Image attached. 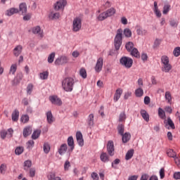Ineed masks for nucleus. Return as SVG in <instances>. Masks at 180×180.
<instances>
[{
    "instance_id": "nucleus-49",
    "label": "nucleus",
    "mask_w": 180,
    "mask_h": 180,
    "mask_svg": "<svg viewBox=\"0 0 180 180\" xmlns=\"http://www.w3.org/2000/svg\"><path fill=\"white\" fill-rule=\"evenodd\" d=\"M124 35L125 37H131V30L129 28H126L124 30Z\"/></svg>"
},
{
    "instance_id": "nucleus-21",
    "label": "nucleus",
    "mask_w": 180,
    "mask_h": 180,
    "mask_svg": "<svg viewBox=\"0 0 180 180\" xmlns=\"http://www.w3.org/2000/svg\"><path fill=\"white\" fill-rule=\"evenodd\" d=\"M153 11L155 12V14L156 15L157 18H161V11L158 10V4L157 1H154V8Z\"/></svg>"
},
{
    "instance_id": "nucleus-46",
    "label": "nucleus",
    "mask_w": 180,
    "mask_h": 180,
    "mask_svg": "<svg viewBox=\"0 0 180 180\" xmlns=\"http://www.w3.org/2000/svg\"><path fill=\"white\" fill-rule=\"evenodd\" d=\"M137 34L139 36H143L144 34H147V30H143V28L139 27V29L136 30Z\"/></svg>"
},
{
    "instance_id": "nucleus-43",
    "label": "nucleus",
    "mask_w": 180,
    "mask_h": 180,
    "mask_svg": "<svg viewBox=\"0 0 180 180\" xmlns=\"http://www.w3.org/2000/svg\"><path fill=\"white\" fill-rule=\"evenodd\" d=\"M120 164V159H115L111 164L112 168H114L115 169H116V168H117V165H119Z\"/></svg>"
},
{
    "instance_id": "nucleus-26",
    "label": "nucleus",
    "mask_w": 180,
    "mask_h": 180,
    "mask_svg": "<svg viewBox=\"0 0 180 180\" xmlns=\"http://www.w3.org/2000/svg\"><path fill=\"white\" fill-rule=\"evenodd\" d=\"M19 12V10L18 8H11L9 10H7L6 15L7 16H12V15H15V13H18Z\"/></svg>"
},
{
    "instance_id": "nucleus-5",
    "label": "nucleus",
    "mask_w": 180,
    "mask_h": 180,
    "mask_svg": "<svg viewBox=\"0 0 180 180\" xmlns=\"http://www.w3.org/2000/svg\"><path fill=\"white\" fill-rule=\"evenodd\" d=\"M120 63L125 68H131L133 65V59L127 56H124L120 59Z\"/></svg>"
},
{
    "instance_id": "nucleus-45",
    "label": "nucleus",
    "mask_w": 180,
    "mask_h": 180,
    "mask_svg": "<svg viewBox=\"0 0 180 180\" xmlns=\"http://www.w3.org/2000/svg\"><path fill=\"white\" fill-rule=\"evenodd\" d=\"M30 167H32V161L30 160H26L24 162V169L25 171H27V169H29V168H30Z\"/></svg>"
},
{
    "instance_id": "nucleus-2",
    "label": "nucleus",
    "mask_w": 180,
    "mask_h": 180,
    "mask_svg": "<svg viewBox=\"0 0 180 180\" xmlns=\"http://www.w3.org/2000/svg\"><path fill=\"white\" fill-rule=\"evenodd\" d=\"M123 41V30L120 28L117 31V34L115 35L114 39V44L115 50H120V46H122V41Z\"/></svg>"
},
{
    "instance_id": "nucleus-22",
    "label": "nucleus",
    "mask_w": 180,
    "mask_h": 180,
    "mask_svg": "<svg viewBox=\"0 0 180 180\" xmlns=\"http://www.w3.org/2000/svg\"><path fill=\"white\" fill-rule=\"evenodd\" d=\"M32 33L34 34H39L40 37H43V34L41 33V29L39 26H37L32 28Z\"/></svg>"
},
{
    "instance_id": "nucleus-19",
    "label": "nucleus",
    "mask_w": 180,
    "mask_h": 180,
    "mask_svg": "<svg viewBox=\"0 0 180 180\" xmlns=\"http://www.w3.org/2000/svg\"><path fill=\"white\" fill-rule=\"evenodd\" d=\"M22 47L20 45L17 46L13 50V54L15 57H19V55L22 53Z\"/></svg>"
},
{
    "instance_id": "nucleus-39",
    "label": "nucleus",
    "mask_w": 180,
    "mask_h": 180,
    "mask_svg": "<svg viewBox=\"0 0 180 180\" xmlns=\"http://www.w3.org/2000/svg\"><path fill=\"white\" fill-rule=\"evenodd\" d=\"M89 126H94V114H90L87 118Z\"/></svg>"
},
{
    "instance_id": "nucleus-11",
    "label": "nucleus",
    "mask_w": 180,
    "mask_h": 180,
    "mask_svg": "<svg viewBox=\"0 0 180 180\" xmlns=\"http://www.w3.org/2000/svg\"><path fill=\"white\" fill-rule=\"evenodd\" d=\"M77 141L80 147L84 146V138L82 136V133L81 131H77L76 133Z\"/></svg>"
},
{
    "instance_id": "nucleus-16",
    "label": "nucleus",
    "mask_w": 180,
    "mask_h": 180,
    "mask_svg": "<svg viewBox=\"0 0 180 180\" xmlns=\"http://www.w3.org/2000/svg\"><path fill=\"white\" fill-rule=\"evenodd\" d=\"M46 119L47 122L49 124H51L56 119H54V117L53 116V113H51V111H48L46 112Z\"/></svg>"
},
{
    "instance_id": "nucleus-3",
    "label": "nucleus",
    "mask_w": 180,
    "mask_h": 180,
    "mask_svg": "<svg viewBox=\"0 0 180 180\" xmlns=\"http://www.w3.org/2000/svg\"><path fill=\"white\" fill-rule=\"evenodd\" d=\"M161 62L162 64H163V66L162 68V71L163 72H169L171 70H172V65L169 64V58L167 56H163L161 57Z\"/></svg>"
},
{
    "instance_id": "nucleus-15",
    "label": "nucleus",
    "mask_w": 180,
    "mask_h": 180,
    "mask_svg": "<svg viewBox=\"0 0 180 180\" xmlns=\"http://www.w3.org/2000/svg\"><path fill=\"white\" fill-rule=\"evenodd\" d=\"M60 155H63L67 153V143H63L58 150Z\"/></svg>"
},
{
    "instance_id": "nucleus-10",
    "label": "nucleus",
    "mask_w": 180,
    "mask_h": 180,
    "mask_svg": "<svg viewBox=\"0 0 180 180\" xmlns=\"http://www.w3.org/2000/svg\"><path fill=\"white\" fill-rule=\"evenodd\" d=\"M67 5V1L60 0L54 5V9L56 11H60V9H64V7Z\"/></svg>"
},
{
    "instance_id": "nucleus-13",
    "label": "nucleus",
    "mask_w": 180,
    "mask_h": 180,
    "mask_svg": "<svg viewBox=\"0 0 180 180\" xmlns=\"http://www.w3.org/2000/svg\"><path fill=\"white\" fill-rule=\"evenodd\" d=\"M121 136H122V143H128V141H130V139H131V135L129 132L122 134Z\"/></svg>"
},
{
    "instance_id": "nucleus-55",
    "label": "nucleus",
    "mask_w": 180,
    "mask_h": 180,
    "mask_svg": "<svg viewBox=\"0 0 180 180\" xmlns=\"http://www.w3.org/2000/svg\"><path fill=\"white\" fill-rule=\"evenodd\" d=\"M126 120V113L124 112H121L119 117V122H124Z\"/></svg>"
},
{
    "instance_id": "nucleus-34",
    "label": "nucleus",
    "mask_w": 180,
    "mask_h": 180,
    "mask_svg": "<svg viewBox=\"0 0 180 180\" xmlns=\"http://www.w3.org/2000/svg\"><path fill=\"white\" fill-rule=\"evenodd\" d=\"M165 98L166 101H167L168 103H171V102H172V96L171 95V92L166 91Z\"/></svg>"
},
{
    "instance_id": "nucleus-40",
    "label": "nucleus",
    "mask_w": 180,
    "mask_h": 180,
    "mask_svg": "<svg viewBox=\"0 0 180 180\" xmlns=\"http://www.w3.org/2000/svg\"><path fill=\"white\" fill-rule=\"evenodd\" d=\"M25 150L24 148L22 146H18L15 148V153L16 155H20Z\"/></svg>"
},
{
    "instance_id": "nucleus-63",
    "label": "nucleus",
    "mask_w": 180,
    "mask_h": 180,
    "mask_svg": "<svg viewBox=\"0 0 180 180\" xmlns=\"http://www.w3.org/2000/svg\"><path fill=\"white\" fill-rule=\"evenodd\" d=\"M150 102H151V100L150 99V97L146 96L144 98V103H145V105H150Z\"/></svg>"
},
{
    "instance_id": "nucleus-56",
    "label": "nucleus",
    "mask_w": 180,
    "mask_h": 180,
    "mask_svg": "<svg viewBox=\"0 0 180 180\" xmlns=\"http://www.w3.org/2000/svg\"><path fill=\"white\" fill-rule=\"evenodd\" d=\"M21 121L22 123H27L29 122V115H25L21 117Z\"/></svg>"
},
{
    "instance_id": "nucleus-51",
    "label": "nucleus",
    "mask_w": 180,
    "mask_h": 180,
    "mask_svg": "<svg viewBox=\"0 0 180 180\" xmlns=\"http://www.w3.org/2000/svg\"><path fill=\"white\" fill-rule=\"evenodd\" d=\"M173 54H174V57H179V56H180V47L179 46H177L174 49Z\"/></svg>"
},
{
    "instance_id": "nucleus-60",
    "label": "nucleus",
    "mask_w": 180,
    "mask_h": 180,
    "mask_svg": "<svg viewBox=\"0 0 180 180\" xmlns=\"http://www.w3.org/2000/svg\"><path fill=\"white\" fill-rule=\"evenodd\" d=\"M70 167H71V164L70 163V161L67 160L64 165L65 171H68V168Z\"/></svg>"
},
{
    "instance_id": "nucleus-48",
    "label": "nucleus",
    "mask_w": 180,
    "mask_h": 180,
    "mask_svg": "<svg viewBox=\"0 0 180 180\" xmlns=\"http://www.w3.org/2000/svg\"><path fill=\"white\" fill-rule=\"evenodd\" d=\"M79 75L82 78H86V70H85L84 68H81L79 70Z\"/></svg>"
},
{
    "instance_id": "nucleus-25",
    "label": "nucleus",
    "mask_w": 180,
    "mask_h": 180,
    "mask_svg": "<svg viewBox=\"0 0 180 180\" xmlns=\"http://www.w3.org/2000/svg\"><path fill=\"white\" fill-rule=\"evenodd\" d=\"M100 158L103 162H109V155H108V153H102L100 156Z\"/></svg>"
},
{
    "instance_id": "nucleus-42",
    "label": "nucleus",
    "mask_w": 180,
    "mask_h": 180,
    "mask_svg": "<svg viewBox=\"0 0 180 180\" xmlns=\"http://www.w3.org/2000/svg\"><path fill=\"white\" fill-rule=\"evenodd\" d=\"M51 146L50 144L45 143L44 144V152L45 153V154H49V153H50V150H51Z\"/></svg>"
},
{
    "instance_id": "nucleus-31",
    "label": "nucleus",
    "mask_w": 180,
    "mask_h": 180,
    "mask_svg": "<svg viewBox=\"0 0 180 180\" xmlns=\"http://www.w3.org/2000/svg\"><path fill=\"white\" fill-rule=\"evenodd\" d=\"M144 94V91L141 87H139L135 91V95L137 98H141V96Z\"/></svg>"
},
{
    "instance_id": "nucleus-44",
    "label": "nucleus",
    "mask_w": 180,
    "mask_h": 180,
    "mask_svg": "<svg viewBox=\"0 0 180 180\" xmlns=\"http://www.w3.org/2000/svg\"><path fill=\"white\" fill-rule=\"evenodd\" d=\"M56 58V53H51L48 57V63L51 64L54 61V58Z\"/></svg>"
},
{
    "instance_id": "nucleus-35",
    "label": "nucleus",
    "mask_w": 180,
    "mask_h": 180,
    "mask_svg": "<svg viewBox=\"0 0 180 180\" xmlns=\"http://www.w3.org/2000/svg\"><path fill=\"white\" fill-rule=\"evenodd\" d=\"M108 14L106 13V11L103 12L102 13H101L98 17V20H105V19H108Z\"/></svg>"
},
{
    "instance_id": "nucleus-23",
    "label": "nucleus",
    "mask_w": 180,
    "mask_h": 180,
    "mask_svg": "<svg viewBox=\"0 0 180 180\" xmlns=\"http://www.w3.org/2000/svg\"><path fill=\"white\" fill-rule=\"evenodd\" d=\"M141 115L143 119H144L146 120V122L150 121V115L147 113V111H146V110H141Z\"/></svg>"
},
{
    "instance_id": "nucleus-41",
    "label": "nucleus",
    "mask_w": 180,
    "mask_h": 180,
    "mask_svg": "<svg viewBox=\"0 0 180 180\" xmlns=\"http://www.w3.org/2000/svg\"><path fill=\"white\" fill-rule=\"evenodd\" d=\"M17 70H18V65L13 64L11 66L9 74H12L13 75H14V74L16 72Z\"/></svg>"
},
{
    "instance_id": "nucleus-58",
    "label": "nucleus",
    "mask_w": 180,
    "mask_h": 180,
    "mask_svg": "<svg viewBox=\"0 0 180 180\" xmlns=\"http://www.w3.org/2000/svg\"><path fill=\"white\" fill-rule=\"evenodd\" d=\"M91 176L93 180H99V176L98 175V173H96V172H92L91 174Z\"/></svg>"
},
{
    "instance_id": "nucleus-38",
    "label": "nucleus",
    "mask_w": 180,
    "mask_h": 180,
    "mask_svg": "<svg viewBox=\"0 0 180 180\" xmlns=\"http://www.w3.org/2000/svg\"><path fill=\"white\" fill-rule=\"evenodd\" d=\"M117 130L120 136L124 134V125H123L122 124H119L117 127Z\"/></svg>"
},
{
    "instance_id": "nucleus-24",
    "label": "nucleus",
    "mask_w": 180,
    "mask_h": 180,
    "mask_svg": "<svg viewBox=\"0 0 180 180\" xmlns=\"http://www.w3.org/2000/svg\"><path fill=\"white\" fill-rule=\"evenodd\" d=\"M13 122H18L19 120V110H15L12 113Z\"/></svg>"
},
{
    "instance_id": "nucleus-50",
    "label": "nucleus",
    "mask_w": 180,
    "mask_h": 180,
    "mask_svg": "<svg viewBox=\"0 0 180 180\" xmlns=\"http://www.w3.org/2000/svg\"><path fill=\"white\" fill-rule=\"evenodd\" d=\"M171 6L169 4H166L163 7V15H167L169 12Z\"/></svg>"
},
{
    "instance_id": "nucleus-4",
    "label": "nucleus",
    "mask_w": 180,
    "mask_h": 180,
    "mask_svg": "<svg viewBox=\"0 0 180 180\" xmlns=\"http://www.w3.org/2000/svg\"><path fill=\"white\" fill-rule=\"evenodd\" d=\"M82 27V18L81 16L76 17L72 22V32H79Z\"/></svg>"
},
{
    "instance_id": "nucleus-30",
    "label": "nucleus",
    "mask_w": 180,
    "mask_h": 180,
    "mask_svg": "<svg viewBox=\"0 0 180 180\" xmlns=\"http://www.w3.org/2000/svg\"><path fill=\"white\" fill-rule=\"evenodd\" d=\"M40 134H41V131H40V130L34 131L32 135V139L37 140V139H39V137H40Z\"/></svg>"
},
{
    "instance_id": "nucleus-12",
    "label": "nucleus",
    "mask_w": 180,
    "mask_h": 180,
    "mask_svg": "<svg viewBox=\"0 0 180 180\" xmlns=\"http://www.w3.org/2000/svg\"><path fill=\"white\" fill-rule=\"evenodd\" d=\"M122 94H123V89H117L115 91V94L114 95V101L117 102V101H119V99H120V96H122Z\"/></svg>"
},
{
    "instance_id": "nucleus-8",
    "label": "nucleus",
    "mask_w": 180,
    "mask_h": 180,
    "mask_svg": "<svg viewBox=\"0 0 180 180\" xmlns=\"http://www.w3.org/2000/svg\"><path fill=\"white\" fill-rule=\"evenodd\" d=\"M49 101L53 105H56L57 106H61L63 105L61 98H58L57 96H49Z\"/></svg>"
},
{
    "instance_id": "nucleus-6",
    "label": "nucleus",
    "mask_w": 180,
    "mask_h": 180,
    "mask_svg": "<svg viewBox=\"0 0 180 180\" xmlns=\"http://www.w3.org/2000/svg\"><path fill=\"white\" fill-rule=\"evenodd\" d=\"M68 61H70L68 56H61L56 59L55 65H64V64H68Z\"/></svg>"
},
{
    "instance_id": "nucleus-53",
    "label": "nucleus",
    "mask_w": 180,
    "mask_h": 180,
    "mask_svg": "<svg viewBox=\"0 0 180 180\" xmlns=\"http://www.w3.org/2000/svg\"><path fill=\"white\" fill-rule=\"evenodd\" d=\"M49 17L52 19H58L60 18V13H51Z\"/></svg>"
},
{
    "instance_id": "nucleus-17",
    "label": "nucleus",
    "mask_w": 180,
    "mask_h": 180,
    "mask_svg": "<svg viewBox=\"0 0 180 180\" xmlns=\"http://www.w3.org/2000/svg\"><path fill=\"white\" fill-rule=\"evenodd\" d=\"M68 145L70 148V151H73L74 148H75V145L74 144V138L72 136L68 137Z\"/></svg>"
},
{
    "instance_id": "nucleus-59",
    "label": "nucleus",
    "mask_w": 180,
    "mask_h": 180,
    "mask_svg": "<svg viewBox=\"0 0 180 180\" xmlns=\"http://www.w3.org/2000/svg\"><path fill=\"white\" fill-rule=\"evenodd\" d=\"M160 176L161 179H164V178L165 177V169H164V168L160 169Z\"/></svg>"
},
{
    "instance_id": "nucleus-14",
    "label": "nucleus",
    "mask_w": 180,
    "mask_h": 180,
    "mask_svg": "<svg viewBox=\"0 0 180 180\" xmlns=\"http://www.w3.org/2000/svg\"><path fill=\"white\" fill-rule=\"evenodd\" d=\"M158 115L160 119H162V120H167V115H165V111H164L162 108H158Z\"/></svg>"
},
{
    "instance_id": "nucleus-9",
    "label": "nucleus",
    "mask_w": 180,
    "mask_h": 180,
    "mask_svg": "<svg viewBox=\"0 0 180 180\" xmlns=\"http://www.w3.org/2000/svg\"><path fill=\"white\" fill-rule=\"evenodd\" d=\"M103 67V58H99L97 60L95 71L96 72H101L102 71V68Z\"/></svg>"
},
{
    "instance_id": "nucleus-57",
    "label": "nucleus",
    "mask_w": 180,
    "mask_h": 180,
    "mask_svg": "<svg viewBox=\"0 0 180 180\" xmlns=\"http://www.w3.org/2000/svg\"><path fill=\"white\" fill-rule=\"evenodd\" d=\"M27 148H32L34 146V141L30 140L27 143Z\"/></svg>"
},
{
    "instance_id": "nucleus-61",
    "label": "nucleus",
    "mask_w": 180,
    "mask_h": 180,
    "mask_svg": "<svg viewBox=\"0 0 180 180\" xmlns=\"http://www.w3.org/2000/svg\"><path fill=\"white\" fill-rule=\"evenodd\" d=\"M160 44H161V41L160 39H155L154 42L153 48L157 49V47H158Z\"/></svg>"
},
{
    "instance_id": "nucleus-20",
    "label": "nucleus",
    "mask_w": 180,
    "mask_h": 180,
    "mask_svg": "<svg viewBox=\"0 0 180 180\" xmlns=\"http://www.w3.org/2000/svg\"><path fill=\"white\" fill-rule=\"evenodd\" d=\"M23 137L26 138L28 137V136H30L32 134V127H26L23 129Z\"/></svg>"
},
{
    "instance_id": "nucleus-32",
    "label": "nucleus",
    "mask_w": 180,
    "mask_h": 180,
    "mask_svg": "<svg viewBox=\"0 0 180 180\" xmlns=\"http://www.w3.org/2000/svg\"><path fill=\"white\" fill-rule=\"evenodd\" d=\"M105 13H107V16H108V18H110V16H113V15L116 13V9H115V8H110L105 11Z\"/></svg>"
},
{
    "instance_id": "nucleus-29",
    "label": "nucleus",
    "mask_w": 180,
    "mask_h": 180,
    "mask_svg": "<svg viewBox=\"0 0 180 180\" xmlns=\"http://www.w3.org/2000/svg\"><path fill=\"white\" fill-rule=\"evenodd\" d=\"M20 12L22 13H26L27 12V6H26L25 3H22L19 6Z\"/></svg>"
},
{
    "instance_id": "nucleus-18",
    "label": "nucleus",
    "mask_w": 180,
    "mask_h": 180,
    "mask_svg": "<svg viewBox=\"0 0 180 180\" xmlns=\"http://www.w3.org/2000/svg\"><path fill=\"white\" fill-rule=\"evenodd\" d=\"M165 124L166 126H169L170 128H172L173 130L175 129V124H174V122H172V120H171V117H167V120H165L164 121Z\"/></svg>"
},
{
    "instance_id": "nucleus-28",
    "label": "nucleus",
    "mask_w": 180,
    "mask_h": 180,
    "mask_svg": "<svg viewBox=\"0 0 180 180\" xmlns=\"http://www.w3.org/2000/svg\"><path fill=\"white\" fill-rule=\"evenodd\" d=\"M134 154V150L131 149L128 150L125 155V160H127V161H129V160H131V158H133Z\"/></svg>"
},
{
    "instance_id": "nucleus-33",
    "label": "nucleus",
    "mask_w": 180,
    "mask_h": 180,
    "mask_svg": "<svg viewBox=\"0 0 180 180\" xmlns=\"http://www.w3.org/2000/svg\"><path fill=\"white\" fill-rule=\"evenodd\" d=\"M167 154L168 157H170L171 158H175L178 155H176V153L172 149H169L167 152Z\"/></svg>"
},
{
    "instance_id": "nucleus-7",
    "label": "nucleus",
    "mask_w": 180,
    "mask_h": 180,
    "mask_svg": "<svg viewBox=\"0 0 180 180\" xmlns=\"http://www.w3.org/2000/svg\"><path fill=\"white\" fill-rule=\"evenodd\" d=\"M107 152L110 157L115 155V143L113 141H108L107 143Z\"/></svg>"
},
{
    "instance_id": "nucleus-1",
    "label": "nucleus",
    "mask_w": 180,
    "mask_h": 180,
    "mask_svg": "<svg viewBox=\"0 0 180 180\" xmlns=\"http://www.w3.org/2000/svg\"><path fill=\"white\" fill-rule=\"evenodd\" d=\"M62 87L66 92H71L74 87V79L72 77H66L62 82Z\"/></svg>"
},
{
    "instance_id": "nucleus-62",
    "label": "nucleus",
    "mask_w": 180,
    "mask_h": 180,
    "mask_svg": "<svg viewBox=\"0 0 180 180\" xmlns=\"http://www.w3.org/2000/svg\"><path fill=\"white\" fill-rule=\"evenodd\" d=\"M174 162L177 165V167H180L179 155H177L174 158Z\"/></svg>"
},
{
    "instance_id": "nucleus-37",
    "label": "nucleus",
    "mask_w": 180,
    "mask_h": 180,
    "mask_svg": "<svg viewBox=\"0 0 180 180\" xmlns=\"http://www.w3.org/2000/svg\"><path fill=\"white\" fill-rule=\"evenodd\" d=\"M6 169H8V167L5 164H1L0 165V174L1 175H5V172H6Z\"/></svg>"
},
{
    "instance_id": "nucleus-47",
    "label": "nucleus",
    "mask_w": 180,
    "mask_h": 180,
    "mask_svg": "<svg viewBox=\"0 0 180 180\" xmlns=\"http://www.w3.org/2000/svg\"><path fill=\"white\" fill-rule=\"evenodd\" d=\"M41 79H47L49 78V72L45 71L39 74Z\"/></svg>"
},
{
    "instance_id": "nucleus-54",
    "label": "nucleus",
    "mask_w": 180,
    "mask_h": 180,
    "mask_svg": "<svg viewBox=\"0 0 180 180\" xmlns=\"http://www.w3.org/2000/svg\"><path fill=\"white\" fill-rule=\"evenodd\" d=\"M33 91V85L32 84H29L27 86V93L28 95H32V91Z\"/></svg>"
},
{
    "instance_id": "nucleus-27",
    "label": "nucleus",
    "mask_w": 180,
    "mask_h": 180,
    "mask_svg": "<svg viewBox=\"0 0 180 180\" xmlns=\"http://www.w3.org/2000/svg\"><path fill=\"white\" fill-rule=\"evenodd\" d=\"M131 52V55L133 57H135L136 58H140V52H139V50H137V49L134 48L133 49H131V51H130Z\"/></svg>"
},
{
    "instance_id": "nucleus-64",
    "label": "nucleus",
    "mask_w": 180,
    "mask_h": 180,
    "mask_svg": "<svg viewBox=\"0 0 180 180\" xmlns=\"http://www.w3.org/2000/svg\"><path fill=\"white\" fill-rule=\"evenodd\" d=\"M174 179H180V172H175L174 174Z\"/></svg>"
},
{
    "instance_id": "nucleus-36",
    "label": "nucleus",
    "mask_w": 180,
    "mask_h": 180,
    "mask_svg": "<svg viewBox=\"0 0 180 180\" xmlns=\"http://www.w3.org/2000/svg\"><path fill=\"white\" fill-rule=\"evenodd\" d=\"M125 47L127 50V51H131L133 49H134V44L131 41H129L128 43L126 44Z\"/></svg>"
},
{
    "instance_id": "nucleus-52",
    "label": "nucleus",
    "mask_w": 180,
    "mask_h": 180,
    "mask_svg": "<svg viewBox=\"0 0 180 180\" xmlns=\"http://www.w3.org/2000/svg\"><path fill=\"white\" fill-rule=\"evenodd\" d=\"M15 79L18 82V84H19V82H21L22 79H23V73L20 72L17 75Z\"/></svg>"
}]
</instances>
